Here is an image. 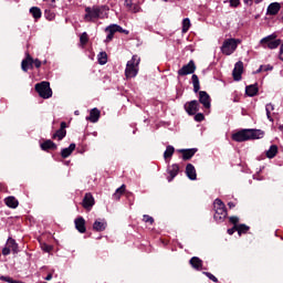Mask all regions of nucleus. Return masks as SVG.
Returning a JSON list of instances; mask_svg holds the SVG:
<instances>
[{
    "label": "nucleus",
    "instance_id": "obj_1",
    "mask_svg": "<svg viewBox=\"0 0 283 283\" xmlns=\"http://www.w3.org/2000/svg\"><path fill=\"white\" fill-rule=\"evenodd\" d=\"M260 138H264V132L260 129H242L232 135V140H234L235 143L259 140Z\"/></svg>",
    "mask_w": 283,
    "mask_h": 283
},
{
    "label": "nucleus",
    "instance_id": "obj_2",
    "mask_svg": "<svg viewBox=\"0 0 283 283\" xmlns=\"http://www.w3.org/2000/svg\"><path fill=\"white\" fill-rule=\"evenodd\" d=\"M139 65H140V57L138 55H133L132 59L126 64V69H125L126 78H136V76H138Z\"/></svg>",
    "mask_w": 283,
    "mask_h": 283
},
{
    "label": "nucleus",
    "instance_id": "obj_3",
    "mask_svg": "<svg viewBox=\"0 0 283 283\" xmlns=\"http://www.w3.org/2000/svg\"><path fill=\"white\" fill-rule=\"evenodd\" d=\"M85 21L92 22L105 17V7H86Z\"/></svg>",
    "mask_w": 283,
    "mask_h": 283
},
{
    "label": "nucleus",
    "instance_id": "obj_4",
    "mask_svg": "<svg viewBox=\"0 0 283 283\" xmlns=\"http://www.w3.org/2000/svg\"><path fill=\"white\" fill-rule=\"evenodd\" d=\"M240 43H242V40L240 39L230 38L224 40L221 45L222 54H226V56H231V54L238 50V45H240Z\"/></svg>",
    "mask_w": 283,
    "mask_h": 283
},
{
    "label": "nucleus",
    "instance_id": "obj_5",
    "mask_svg": "<svg viewBox=\"0 0 283 283\" xmlns=\"http://www.w3.org/2000/svg\"><path fill=\"white\" fill-rule=\"evenodd\" d=\"M275 39H277V35L273 33L261 39L260 43L262 48H264V50H266V48H269V50H277V48H280V45L282 44V40L280 39L275 40Z\"/></svg>",
    "mask_w": 283,
    "mask_h": 283
},
{
    "label": "nucleus",
    "instance_id": "obj_6",
    "mask_svg": "<svg viewBox=\"0 0 283 283\" xmlns=\"http://www.w3.org/2000/svg\"><path fill=\"white\" fill-rule=\"evenodd\" d=\"M214 220L216 222H222L227 218V207L220 199L214 200Z\"/></svg>",
    "mask_w": 283,
    "mask_h": 283
},
{
    "label": "nucleus",
    "instance_id": "obj_7",
    "mask_svg": "<svg viewBox=\"0 0 283 283\" xmlns=\"http://www.w3.org/2000/svg\"><path fill=\"white\" fill-rule=\"evenodd\" d=\"M35 92H38L41 98H52V88L50 82H41L35 84Z\"/></svg>",
    "mask_w": 283,
    "mask_h": 283
},
{
    "label": "nucleus",
    "instance_id": "obj_8",
    "mask_svg": "<svg viewBox=\"0 0 283 283\" xmlns=\"http://www.w3.org/2000/svg\"><path fill=\"white\" fill-rule=\"evenodd\" d=\"M185 109L189 116H196L200 109V103L196 99L188 102L185 104Z\"/></svg>",
    "mask_w": 283,
    "mask_h": 283
},
{
    "label": "nucleus",
    "instance_id": "obj_9",
    "mask_svg": "<svg viewBox=\"0 0 283 283\" xmlns=\"http://www.w3.org/2000/svg\"><path fill=\"white\" fill-rule=\"evenodd\" d=\"M196 72V63L193 60H190L188 64L184 65L179 71L178 75L179 76H187L189 74H193Z\"/></svg>",
    "mask_w": 283,
    "mask_h": 283
},
{
    "label": "nucleus",
    "instance_id": "obj_10",
    "mask_svg": "<svg viewBox=\"0 0 283 283\" xmlns=\"http://www.w3.org/2000/svg\"><path fill=\"white\" fill-rule=\"evenodd\" d=\"M242 72H244V63L239 61L234 64V69L232 71L234 81H242Z\"/></svg>",
    "mask_w": 283,
    "mask_h": 283
},
{
    "label": "nucleus",
    "instance_id": "obj_11",
    "mask_svg": "<svg viewBox=\"0 0 283 283\" xmlns=\"http://www.w3.org/2000/svg\"><path fill=\"white\" fill-rule=\"evenodd\" d=\"M199 103L205 107V109H211V96L206 91L199 92Z\"/></svg>",
    "mask_w": 283,
    "mask_h": 283
},
{
    "label": "nucleus",
    "instance_id": "obj_12",
    "mask_svg": "<svg viewBox=\"0 0 283 283\" xmlns=\"http://www.w3.org/2000/svg\"><path fill=\"white\" fill-rule=\"evenodd\" d=\"M67 127V124L65 122H62L61 125H60V129H57L52 138L53 140H63L65 136H67V130H65Z\"/></svg>",
    "mask_w": 283,
    "mask_h": 283
},
{
    "label": "nucleus",
    "instance_id": "obj_13",
    "mask_svg": "<svg viewBox=\"0 0 283 283\" xmlns=\"http://www.w3.org/2000/svg\"><path fill=\"white\" fill-rule=\"evenodd\" d=\"M117 30H120V25L111 24L105 29V32H108L104 43H109L114 39V34H116Z\"/></svg>",
    "mask_w": 283,
    "mask_h": 283
},
{
    "label": "nucleus",
    "instance_id": "obj_14",
    "mask_svg": "<svg viewBox=\"0 0 283 283\" xmlns=\"http://www.w3.org/2000/svg\"><path fill=\"white\" fill-rule=\"evenodd\" d=\"M280 10H282V6L280 4V2H272L268 7L266 14L275 17V14L280 12Z\"/></svg>",
    "mask_w": 283,
    "mask_h": 283
},
{
    "label": "nucleus",
    "instance_id": "obj_15",
    "mask_svg": "<svg viewBox=\"0 0 283 283\" xmlns=\"http://www.w3.org/2000/svg\"><path fill=\"white\" fill-rule=\"evenodd\" d=\"M34 66V59L30 56V54L27 55V59H24L21 63V69L23 72H28L29 70H32Z\"/></svg>",
    "mask_w": 283,
    "mask_h": 283
},
{
    "label": "nucleus",
    "instance_id": "obj_16",
    "mask_svg": "<svg viewBox=\"0 0 283 283\" xmlns=\"http://www.w3.org/2000/svg\"><path fill=\"white\" fill-rule=\"evenodd\" d=\"M180 171V166H178V164H172L171 166L168 167V182H171V180H174V178H176V176H178Z\"/></svg>",
    "mask_w": 283,
    "mask_h": 283
},
{
    "label": "nucleus",
    "instance_id": "obj_17",
    "mask_svg": "<svg viewBox=\"0 0 283 283\" xmlns=\"http://www.w3.org/2000/svg\"><path fill=\"white\" fill-rule=\"evenodd\" d=\"M186 176L189 178V180H197L198 174L196 172V167L193 164H188L186 166Z\"/></svg>",
    "mask_w": 283,
    "mask_h": 283
},
{
    "label": "nucleus",
    "instance_id": "obj_18",
    "mask_svg": "<svg viewBox=\"0 0 283 283\" xmlns=\"http://www.w3.org/2000/svg\"><path fill=\"white\" fill-rule=\"evenodd\" d=\"M94 196H92V193L87 192L85 196H84V199H83V207L84 209H92V207H94Z\"/></svg>",
    "mask_w": 283,
    "mask_h": 283
},
{
    "label": "nucleus",
    "instance_id": "obj_19",
    "mask_svg": "<svg viewBox=\"0 0 283 283\" xmlns=\"http://www.w3.org/2000/svg\"><path fill=\"white\" fill-rule=\"evenodd\" d=\"M75 229L78 231V233H85L87 231V228H85V219L83 217H78L75 219Z\"/></svg>",
    "mask_w": 283,
    "mask_h": 283
},
{
    "label": "nucleus",
    "instance_id": "obj_20",
    "mask_svg": "<svg viewBox=\"0 0 283 283\" xmlns=\"http://www.w3.org/2000/svg\"><path fill=\"white\" fill-rule=\"evenodd\" d=\"M179 151H180V154H182L184 160H191V158H193V156H196V151H198V149H196V148L180 149Z\"/></svg>",
    "mask_w": 283,
    "mask_h": 283
},
{
    "label": "nucleus",
    "instance_id": "obj_21",
    "mask_svg": "<svg viewBox=\"0 0 283 283\" xmlns=\"http://www.w3.org/2000/svg\"><path fill=\"white\" fill-rule=\"evenodd\" d=\"M98 118H101V111H98V108H93L90 112V116L86 117V120H90L91 123H98Z\"/></svg>",
    "mask_w": 283,
    "mask_h": 283
},
{
    "label": "nucleus",
    "instance_id": "obj_22",
    "mask_svg": "<svg viewBox=\"0 0 283 283\" xmlns=\"http://www.w3.org/2000/svg\"><path fill=\"white\" fill-rule=\"evenodd\" d=\"M93 229L94 231H105V229H107V222L105 220H95V222L93 223Z\"/></svg>",
    "mask_w": 283,
    "mask_h": 283
},
{
    "label": "nucleus",
    "instance_id": "obj_23",
    "mask_svg": "<svg viewBox=\"0 0 283 283\" xmlns=\"http://www.w3.org/2000/svg\"><path fill=\"white\" fill-rule=\"evenodd\" d=\"M7 248L12 251V253H19V244L12 237L7 240Z\"/></svg>",
    "mask_w": 283,
    "mask_h": 283
},
{
    "label": "nucleus",
    "instance_id": "obj_24",
    "mask_svg": "<svg viewBox=\"0 0 283 283\" xmlns=\"http://www.w3.org/2000/svg\"><path fill=\"white\" fill-rule=\"evenodd\" d=\"M74 149H76V144H70V146L67 148H63L61 150L62 158H70V156H72V151H74Z\"/></svg>",
    "mask_w": 283,
    "mask_h": 283
},
{
    "label": "nucleus",
    "instance_id": "obj_25",
    "mask_svg": "<svg viewBox=\"0 0 283 283\" xmlns=\"http://www.w3.org/2000/svg\"><path fill=\"white\" fill-rule=\"evenodd\" d=\"M190 264L192 269H196V271H202V260L198 256H192L190 259Z\"/></svg>",
    "mask_w": 283,
    "mask_h": 283
},
{
    "label": "nucleus",
    "instance_id": "obj_26",
    "mask_svg": "<svg viewBox=\"0 0 283 283\" xmlns=\"http://www.w3.org/2000/svg\"><path fill=\"white\" fill-rule=\"evenodd\" d=\"M4 203L10 209H17V207H19V200H17V198H14V197H7L4 199Z\"/></svg>",
    "mask_w": 283,
    "mask_h": 283
},
{
    "label": "nucleus",
    "instance_id": "obj_27",
    "mask_svg": "<svg viewBox=\"0 0 283 283\" xmlns=\"http://www.w3.org/2000/svg\"><path fill=\"white\" fill-rule=\"evenodd\" d=\"M48 149H56V145L54 144V142H52V139H46L44 143L41 144L42 151H48Z\"/></svg>",
    "mask_w": 283,
    "mask_h": 283
},
{
    "label": "nucleus",
    "instance_id": "obj_28",
    "mask_svg": "<svg viewBox=\"0 0 283 283\" xmlns=\"http://www.w3.org/2000/svg\"><path fill=\"white\" fill-rule=\"evenodd\" d=\"M266 158H275L277 156V145H271L270 148L265 153Z\"/></svg>",
    "mask_w": 283,
    "mask_h": 283
},
{
    "label": "nucleus",
    "instance_id": "obj_29",
    "mask_svg": "<svg viewBox=\"0 0 283 283\" xmlns=\"http://www.w3.org/2000/svg\"><path fill=\"white\" fill-rule=\"evenodd\" d=\"M176 151V148H174V146L169 145L166 147V150L164 151V159L167 161L169 160V158H171V156H174Z\"/></svg>",
    "mask_w": 283,
    "mask_h": 283
},
{
    "label": "nucleus",
    "instance_id": "obj_30",
    "mask_svg": "<svg viewBox=\"0 0 283 283\" xmlns=\"http://www.w3.org/2000/svg\"><path fill=\"white\" fill-rule=\"evenodd\" d=\"M245 94L253 97L258 94V85H249L245 87Z\"/></svg>",
    "mask_w": 283,
    "mask_h": 283
},
{
    "label": "nucleus",
    "instance_id": "obj_31",
    "mask_svg": "<svg viewBox=\"0 0 283 283\" xmlns=\"http://www.w3.org/2000/svg\"><path fill=\"white\" fill-rule=\"evenodd\" d=\"M191 78H192L193 92L195 94H198L200 92V80L196 74H193Z\"/></svg>",
    "mask_w": 283,
    "mask_h": 283
},
{
    "label": "nucleus",
    "instance_id": "obj_32",
    "mask_svg": "<svg viewBox=\"0 0 283 283\" xmlns=\"http://www.w3.org/2000/svg\"><path fill=\"white\" fill-rule=\"evenodd\" d=\"M30 14H32L33 19H35V20H39L42 17V12L39 7H32L30 9Z\"/></svg>",
    "mask_w": 283,
    "mask_h": 283
},
{
    "label": "nucleus",
    "instance_id": "obj_33",
    "mask_svg": "<svg viewBox=\"0 0 283 283\" xmlns=\"http://www.w3.org/2000/svg\"><path fill=\"white\" fill-rule=\"evenodd\" d=\"M274 109H275V106L272 103L265 105L266 117L271 123H273V117H271V112H273Z\"/></svg>",
    "mask_w": 283,
    "mask_h": 283
},
{
    "label": "nucleus",
    "instance_id": "obj_34",
    "mask_svg": "<svg viewBox=\"0 0 283 283\" xmlns=\"http://www.w3.org/2000/svg\"><path fill=\"white\" fill-rule=\"evenodd\" d=\"M123 193H125V185H122L116 189L115 193L113 195L114 200H120Z\"/></svg>",
    "mask_w": 283,
    "mask_h": 283
},
{
    "label": "nucleus",
    "instance_id": "obj_35",
    "mask_svg": "<svg viewBox=\"0 0 283 283\" xmlns=\"http://www.w3.org/2000/svg\"><path fill=\"white\" fill-rule=\"evenodd\" d=\"M189 28H191V20H189V18H185L182 20V33L187 34V32H189Z\"/></svg>",
    "mask_w": 283,
    "mask_h": 283
},
{
    "label": "nucleus",
    "instance_id": "obj_36",
    "mask_svg": "<svg viewBox=\"0 0 283 283\" xmlns=\"http://www.w3.org/2000/svg\"><path fill=\"white\" fill-rule=\"evenodd\" d=\"M97 61H98L99 65H105L107 63V53L106 52H101L97 55Z\"/></svg>",
    "mask_w": 283,
    "mask_h": 283
},
{
    "label": "nucleus",
    "instance_id": "obj_37",
    "mask_svg": "<svg viewBox=\"0 0 283 283\" xmlns=\"http://www.w3.org/2000/svg\"><path fill=\"white\" fill-rule=\"evenodd\" d=\"M87 41H90V36L87 35V32H83L80 36V43L82 45H87Z\"/></svg>",
    "mask_w": 283,
    "mask_h": 283
},
{
    "label": "nucleus",
    "instance_id": "obj_38",
    "mask_svg": "<svg viewBox=\"0 0 283 283\" xmlns=\"http://www.w3.org/2000/svg\"><path fill=\"white\" fill-rule=\"evenodd\" d=\"M237 231L239 235H242V233H247V231H249V227L247 224L237 226Z\"/></svg>",
    "mask_w": 283,
    "mask_h": 283
},
{
    "label": "nucleus",
    "instance_id": "obj_39",
    "mask_svg": "<svg viewBox=\"0 0 283 283\" xmlns=\"http://www.w3.org/2000/svg\"><path fill=\"white\" fill-rule=\"evenodd\" d=\"M128 12H133V14L140 12V6L137 3H133V6H132L130 10H128Z\"/></svg>",
    "mask_w": 283,
    "mask_h": 283
},
{
    "label": "nucleus",
    "instance_id": "obj_40",
    "mask_svg": "<svg viewBox=\"0 0 283 283\" xmlns=\"http://www.w3.org/2000/svg\"><path fill=\"white\" fill-rule=\"evenodd\" d=\"M195 120L197 123H202V120H205V114H202V113L195 114Z\"/></svg>",
    "mask_w": 283,
    "mask_h": 283
},
{
    "label": "nucleus",
    "instance_id": "obj_41",
    "mask_svg": "<svg viewBox=\"0 0 283 283\" xmlns=\"http://www.w3.org/2000/svg\"><path fill=\"white\" fill-rule=\"evenodd\" d=\"M143 221L148 222V224H154V217H150L149 214H144Z\"/></svg>",
    "mask_w": 283,
    "mask_h": 283
},
{
    "label": "nucleus",
    "instance_id": "obj_42",
    "mask_svg": "<svg viewBox=\"0 0 283 283\" xmlns=\"http://www.w3.org/2000/svg\"><path fill=\"white\" fill-rule=\"evenodd\" d=\"M203 275L209 277L212 282L218 283V277H216V275H213L211 272H203Z\"/></svg>",
    "mask_w": 283,
    "mask_h": 283
},
{
    "label": "nucleus",
    "instance_id": "obj_43",
    "mask_svg": "<svg viewBox=\"0 0 283 283\" xmlns=\"http://www.w3.org/2000/svg\"><path fill=\"white\" fill-rule=\"evenodd\" d=\"M261 70H263V72H271L273 66L271 64L261 65Z\"/></svg>",
    "mask_w": 283,
    "mask_h": 283
},
{
    "label": "nucleus",
    "instance_id": "obj_44",
    "mask_svg": "<svg viewBox=\"0 0 283 283\" xmlns=\"http://www.w3.org/2000/svg\"><path fill=\"white\" fill-rule=\"evenodd\" d=\"M230 8H238L240 6V0H229Z\"/></svg>",
    "mask_w": 283,
    "mask_h": 283
},
{
    "label": "nucleus",
    "instance_id": "obj_45",
    "mask_svg": "<svg viewBox=\"0 0 283 283\" xmlns=\"http://www.w3.org/2000/svg\"><path fill=\"white\" fill-rule=\"evenodd\" d=\"M231 224H234V227H238V222H240V218L238 217H230Z\"/></svg>",
    "mask_w": 283,
    "mask_h": 283
},
{
    "label": "nucleus",
    "instance_id": "obj_46",
    "mask_svg": "<svg viewBox=\"0 0 283 283\" xmlns=\"http://www.w3.org/2000/svg\"><path fill=\"white\" fill-rule=\"evenodd\" d=\"M124 6L128 9V11L130 10V8L134 6V2L132 0H125Z\"/></svg>",
    "mask_w": 283,
    "mask_h": 283
},
{
    "label": "nucleus",
    "instance_id": "obj_47",
    "mask_svg": "<svg viewBox=\"0 0 283 283\" xmlns=\"http://www.w3.org/2000/svg\"><path fill=\"white\" fill-rule=\"evenodd\" d=\"M235 231H238V226H234L233 228L228 229L229 235H233V233H235Z\"/></svg>",
    "mask_w": 283,
    "mask_h": 283
},
{
    "label": "nucleus",
    "instance_id": "obj_48",
    "mask_svg": "<svg viewBox=\"0 0 283 283\" xmlns=\"http://www.w3.org/2000/svg\"><path fill=\"white\" fill-rule=\"evenodd\" d=\"M10 248H8V245L6 248L2 249V255H10Z\"/></svg>",
    "mask_w": 283,
    "mask_h": 283
},
{
    "label": "nucleus",
    "instance_id": "obj_49",
    "mask_svg": "<svg viewBox=\"0 0 283 283\" xmlns=\"http://www.w3.org/2000/svg\"><path fill=\"white\" fill-rule=\"evenodd\" d=\"M33 65H35L36 69L41 67V60L39 59L33 60Z\"/></svg>",
    "mask_w": 283,
    "mask_h": 283
},
{
    "label": "nucleus",
    "instance_id": "obj_50",
    "mask_svg": "<svg viewBox=\"0 0 283 283\" xmlns=\"http://www.w3.org/2000/svg\"><path fill=\"white\" fill-rule=\"evenodd\" d=\"M116 32H120L122 34H129V31L123 29V27H120V29L117 30Z\"/></svg>",
    "mask_w": 283,
    "mask_h": 283
},
{
    "label": "nucleus",
    "instance_id": "obj_51",
    "mask_svg": "<svg viewBox=\"0 0 283 283\" xmlns=\"http://www.w3.org/2000/svg\"><path fill=\"white\" fill-rule=\"evenodd\" d=\"M243 3H245V6H253V0H243Z\"/></svg>",
    "mask_w": 283,
    "mask_h": 283
},
{
    "label": "nucleus",
    "instance_id": "obj_52",
    "mask_svg": "<svg viewBox=\"0 0 283 283\" xmlns=\"http://www.w3.org/2000/svg\"><path fill=\"white\" fill-rule=\"evenodd\" d=\"M228 207L229 209H233L235 207V203H233L232 201L228 202Z\"/></svg>",
    "mask_w": 283,
    "mask_h": 283
},
{
    "label": "nucleus",
    "instance_id": "obj_53",
    "mask_svg": "<svg viewBox=\"0 0 283 283\" xmlns=\"http://www.w3.org/2000/svg\"><path fill=\"white\" fill-rule=\"evenodd\" d=\"M45 280H46V282H50V280H52V273L48 274V275L45 276Z\"/></svg>",
    "mask_w": 283,
    "mask_h": 283
},
{
    "label": "nucleus",
    "instance_id": "obj_54",
    "mask_svg": "<svg viewBox=\"0 0 283 283\" xmlns=\"http://www.w3.org/2000/svg\"><path fill=\"white\" fill-rule=\"evenodd\" d=\"M260 72H263L262 65L259 67V70H256L255 74H260Z\"/></svg>",
    "mask_w": 283,
    "mask_h": 283
},
{
    "label": "nucleus",
    "instance_id": "obj_55",
    "mask_svg": "<svg viewBox=\"0 0 283 283\" xmlns=\"http://www.w3.org/2000/svg\"><path fill=\"white\" fill-rule=\"evenodd\" d=\"M280 132H283V125L279 126Z\"/></svg>",
    "mask_w": 283,
    "mask_h": 283
},
{
    "label": "nucleus",
    "instance_id": "obj_56",
    "mask_svg": "<svg viewBox=\"0 0 283 283\" xmlns=\"http://www.w3.org/2000/svg\"><path fill=\"white\" fill-rule=\"evenodd\" d=\"M0 191H3V185L0 184Z\"/></svg>",
    "mask_w": 283,
    "mask_h": 283
},
{
    "label": "nucleus",
    "instance_id": "obj_57",
    "mask_svg": "<svg viewBox=\"0 0 283 283\" xmlns=\"http://www.w3.org/2000/svg\"><path fill=\"white\" fill-rule=\"evenodd\" d=\"M255 3H262V0H255Z\"/></svg>",
    "mask_w": 283,
    "mask_h": 283
},
{
    "label": "nucleus",
    "instance_id": "obj_58",
    "mask_svg": "<svg viewBox=\"0 0 283 283\" xmlns=\"http://www.w3.org/2000/svg\"><path fill=\"white\" fill-rule=\"evenodd\" d=\"M75 115L78 116V111H75Z\"/></svg>",
    "mask_w": 283,
    "mask_h": 283
},
{
    "label": "nucleus",
    "instance_id": "obj_59",
    "mask_svg": "<svg viewBox=\"0 0 283 283\" xmlns=\"http://www.w3.org/2000/svg\"><path fill=\"white\" fill-rule=\"evenodd\" d=\"M52 1H56V0H52Z\"/></svg>",
    "mask_w": 283,
    "mask_h": 283
}]
</instances>
